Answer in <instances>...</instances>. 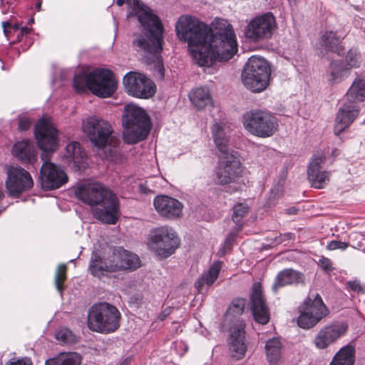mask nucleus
Returning a JSON list of instances; mask_svg holds the SVG:
<instances>
[{
	"label": "nucleus",
	"instance_id": "1",
	"mask_svg": "<svg viewBox=\"0 0 365 365\" xmlns=\"http://www.w3.org/2000/svg\"><path fill=\"white\" fill-rule=\"evenodd\" d=\"M180 40L187 43L194 61L200 66H211L215 61H227L237 52V43L231 24L215 31L198 19L181 16L175 25Z\"/></svg>",
	"mask_w": 365,
	"mask_h": 365
},
{
	"label": "nucleus",
	"instance_id": "2",
	"mask_svg": "<svg viewBox=\"0 0 365 365\" xmlns=\"http://www.w3.org/2000/svg\"><path fill=\"white\" fill-rule=\"evenodd\" d=\"M128 17L135 16L140 22L142 31L135 35L133 46L143 51L152 61L156 60L154 66L155 75L163 79L165 69L160 53L163 49V25L153 11L138 0H126Z\"/></svg>",
	"mask_w": 365,
	"mask_h": 365
},
{
	"label": "nucleus",
	"instance_id": "3",
	"mask_svg": "<svg viewBox=\"0 0 365 365\" xmlns=\"http://www.w3.org/2000/svg\"><path fill=\"white\" fill-rule=\"evenodd\" d=\"M34 135L38 146L43 151V161L40 170V182L45 190L59 188L68 181L66 173L55 164L49 162L50 153L58 146V130L49 118H42L36 124Z\"/></svg>",
	"mask_w": 365,
	"mask_h": 365
},
{
	"label": "nucleus",
	"instance_id": "4",
	"mask_svg": "<svg viewBox=\"0 0 365 365\" xmlns=\"http://www.w3.org/2000/svg\"><path fill=\"white\" fill-rule=\"evenodd\" d=\"M123 140L134 144L145 139L150 130V121L145 110L135 104H127L123 115Z\"/></svg>",
	"mask_w": 365,
	"mask_h": 365
},
{
	"label": "nucleus",
	"instance_id": "5",
	"mask_svg": "<svg viewBox=\"0 0 365 365\" xmlns=\"http://www.w3.org/2000/svg\"><path fill=\"white\" fill-rule=\"evenodd\" d=\"M271 67L264 58L252 56L247 60L242 72L244 86L254 93L264 91L269 84Z\"/></svg>",
	"mask_w": 365,
	"mask_h": 365
},
{
	"label": "nucleus",
	"instance_id": "6",
	"mask_svg": "<svg viewBox=\"0 0 365 365\" xmlns=\"http://www.w3.org/2000/svg\"><path fill=\"white\" fill-rule=\"evenodd\" d=\"M120 313L118 309L106 302L92 305L88 312V328L96 332L110 333L120 326Z\"/></svg>",
	"mask_w": 365,
	"mask_h": 365
},
{
	"label": "nucleus",
	"instance_id": "7",
	"mask_svg": "<svg viewBox=\"0 0 365 365\" xmlns=\"http://www.w3.org/2000/svg\"><path fill=\"white\" fill-rule=\"evenodd\" d=\"M242 123L245 130L259 138L272 136L278 128L277 119L272 113L258 109L246 112Z\"/></svg>",
	"mask_w": 365,
	"mask_h": 365
},
{
	"label": "nucleus",
	"instance_id": "8",
	"mask_svg": "<svg viewBox=\"0 0 365 365\" xmlns=\"http://www.w3.org/2000/svg\"><path fill=\"white\" fill-rule=\"evenodd\" d=\"M298 309L299 314L297 324L304 329L315 327L329 314L328 308L317 293L310 292Z\"/></svg>",
	"mask_w": 365,
	"mask_h": 365
},
{
	"label": "nucleus",
	"instance_id": "9",
	"mask_svg": "<svg viewBox=\"0 0 365 365\" xmlns=\"http://www.w3.org/2000/svg\"><path fill=\"white\" fill-rule=\"evenodd\" d=\"M276 29L275 17L267 12L254 17L247 23L245 36L252 42L259 43L271 38Z\"/></svg>",
	"mask_w": 365,
	"mask_h": 365
},
{
	"label": "nucleus",
	"instance_id": "10",
	"mask_svg": "<svg viewBox=\"0 0 365 365\" xmlns=\"http://www.w3.org/2000/svg\"><path fill=\"white\" fill-rule=\"evenodd\" d=\"M178 243L175 232L168 227H160L153 230L148 237L150 248L163 257L170 256Z\"/></svg>",
	"mask_w": 365,
	"mask_h": 365
},
{
	"label": "nucleus",
	"instance_id": "11",
	"mask_svg": "<svg viewBox=\"0 0 365 365\" xmlns=\"http://www.w3.org/2000/svg\"><path fill=\"white\" fill-rule=\"evenodd\" d=\"M219 163L215 170V183L225 185L237 182L241 178L242 169L236 153L219 155Z\"/></svg>",
	"mask_w": 365,
	"mask_h": 365
},
{
	"label": "nucleus",
	"instance_id": "12",
	"mask_svg": "<svg viewBox=\"0 0 365 365\" xmlns=\"http://www.w3.org/2000/svg\"><path fill=\"white\" fill-rule=\"evenodd\" d=\"M82 126L83 132L96 147H105L111 138L113 130L110 123L101 118L89 117L83 120Z\"/></svg>",
	"mask_w": 365,
	"mask_h": 365
},
{
	"label": "nucleus",
	"instance_id": "13",
	"mask_svg": "<svg viewBox=\"0 0 365 365\" xmlns=\"http://www.w3.org/2000/svg\"><path fill=\"white\" fill-rule=\"evenodd\" d=\"M126 92L133 96L141 98L152 97L155 93L153 82L143 74L129 72L123 79Z\"/></svg>",
	"mask_w": 365,
	"mask_h": 365
},
{
	"label": "nucleus",
	"instance_id": "14",
	"mask_svg": "<svg viewBox=\"0 0 365 365\" xmlns=\"http://www.w3.org/2000/svg\"><path fill=\"white\" fill-rule=\"evenodd\" d=\"M91 91L101 98L112 96L117 88V81L108 69L97 68L91 72Z\"/></svg>",
	"mask_w": 365,
	"mask_h": 365
},
{
	"label": "nucleus",
	"instance_id": "15",
	"mask_svg": "<svg viewBox=\"0 0 365 365\" xmlns=\"http://www.w3.org/2000/svg\"><path fill=\"white\" fill-rule=\"evenodd\" d=\"M140 266L139 257L123 247H115L108 255V267L112 272L133 271Z\"/></svg>",
	"mask_w": 365,
	"mask_h": 365
},
{
	"label": "nucleus",
	"instance_id": "16",
	"mask_svg": "<svg viewBox=\"0 0 365 365\" xmlns=\"http://www.w3.org/2000/svg\"><path fill=\"white\" fill-rule=\"evenodd\" d=\"M33 185V179L28 171L20 167L9 168L6 187L11 196L19 197L22 192L31 189Z\"/></svg>",
	"mask_w": 365,
	"mask_h": 365
},
{
	"label": "nucleus",
	"instance_id": "17",
	"mask_svg": "<svg viewBox=\"0 0 365 365\" xmlns=\"http://www.w3.org/2000/svg\"><path fill=\"white\" fill-rule=\"evenodd\" d=\"M113 193L99 182L81 183L75 188L78 200L90 206H97L107 198V194Z\"/></svg>",
	"mask_w": 365,
	"mask_h": 365
},
{
	"label": "nucleus",
	"instance_id": "18",
	"mask_svg": "<svg viewBox=\"0 0 365 365\" xmlns=\"http://www.w3.org/2000/svg\"><path fill=\"white\" fill-rule=\"evenodd\" d=\"M348 325L344 322H336L324 326L314 339V346L319 349H324L334 344L345 335Z\"/></svg>",
	"mask_w": 365,
	"mask_h": 365
},
{
	"label": "nucleus",
	"instance_id": "19",
	"mask_svg": "<svg viewBox=\"0 0 365 365\" xmlns=\"http://www.w3.org/2000/svg\"><path fill=\"white\" fill-rule=\"evenodd\" d=\"M245 328V324L242 321H237L230 328L227 343L230 356L235 360L243 359L247 351Z\"/></svg>",
	"mask_w": 365,
	"mask_h": 365
},
{
	"label": "nucleus",
	"instance_id": "20",
	"mask_svg": "<svg viewBox=\"0 0 365 365\" xmlns=\"http://www.w3.org/2000/svg\"><path fill=\"white\" fill-rule=\"evenodd\" d=\"M107 195L103 202L93 208L92 213L103 223L115 225L120 217L118 200L114 193Z\"/></svg>",
	"mask_w": 365,
	"mask_h": 365
},
{
	"label": "nucleus",
	"instance_id": "21",
	"mask_svg": "<svg viewBox=\"0 0 365 365\" xmlns=\"http://www.w3.org/2000/svg\"><path fill=\"white\" fill-rule=\"evenodd\" d=\"M324 160L325 156L324 154L314 155L308 166V180L312 187L317 189L324 188L330 180V173L322 170Z\"/></svg>",
	"mask_w": 365,
	"mask_h": 365
},
{
	"label": "nucleus",
	"instance_id": "22",
	"mask_svg": "<svg viewBox=\"0 0 365 365\" xmlns=\"http://www.w3.org/2000/svg\"><path fill=\"white\" fill-rule=\"evenodd\" d=\"M153 204L157 212L165 218L177 219L182 215L183 205L180 201L173 197L167 195H158L155 197Z\"/></svg>",
	"mask_w": 365,
	"mask_h": 365
},
{
	"label": "nucleus",
	"instance_id": "23",
	"mask_svg": "<svg viewBox=\"0 0 365 365\" xmlns=\"http://www.w3.org/2000/svg\"><path fill=\"white\" fill-rule=\"evenodd\" d=\"M360 108L350 101L344 103L339 109L335 118L334 134L339 135L359 116Z\"/></svg>",
	"mask_w": 365,
	"mask_h": 365
},
{
	"label": "nucleus",
	"instance_id": "24",
	"mask_svg": "<svg viewBox=\"0 0 365 365\" xmlns=\"http://www.w3.org/2000/svg\"><path fill=\"white\" fill-rule=\"evenodd\" d=\"M252 310L255 321L259 324H265L269 320V309L265 304L262 293V287L259 283H255L250 296Z\"/></svg>",
	"mask_w": 365,
	"mask_h": 365
},
{
	"label": "nucleus",
	"instance_id": "25",
	"mask_svg": "<svg viewBox=\"0 0 365 365\" xmlns=\"http://www.w3.org/2000/svg\"><path fill=\"white\" fill-rule=\"evenodd\" d=\"M212 137L215 145L220 153V155L235 153L231 148L230 144V128L225 124L216 123L212 128Z\"/></svg>",
	"mask_w": 365,
	"mask_h": 365
},
{
	"label": "nucleus",
	"instance_id": "26",
	"mask_svg": "<svg viewBox=\"0 0 365 365\" xmlns=\"http://www.w3.org/2000/svg\"><path fill=\"white\" fill-rule=\"evenodd\" d=\"M300 283H304V275L302 273L292 269H285L277 274L272 289L277 294L283 287Z\"/></svg>",
	"mask_w": 365,
	"mask_h": 365
},
{
	"label": "nucleus",
	"instance_id": "27",
	"mask_svg": "<svg viewBox=\"0 0 365 365\" xmlns=\"http://www.w3.org/2000/svg\"><path fill=\"white\" fill-rule=\"evenodd\" d=\"M65 158L69 164L73 163L78 170L86 168V154L78 142H72L67 145Z\"/></svg>",
	"mask_w": 365,
	"mask_h": 365
},
{
	"label": "nucleus",
	"instance_id": "28",
	"mask_svg": "<svg viewBox=\"0 0 365 365\" xmlns=\"http://www.w3.org/2000/svg\"><path fill=\"white\" fill-rule=\"evenodd\" d=\"M222 262H214L208 270L202 273L195 283V287L198 292H202L205 287L211 286L216 281L222 269Z\"/></svg>",
	"mask_w": 365,
	"mask_h": 365
},
{
	"label": "nucleus",
	"instance_id": "29",
	"mask_svg": "<svg viewBox=\"0 0 365 365\" xmlns=\"http://www.w3.org/2000/svg\"><path fill=\"white\" fill-rule=\"evenodd\" d=\"M343 38L344 36L337 31H326L322 36L321 44L326 50L339 54L344 50Z\"/></svg>",
	"mask_w": 365,
	"mask_h": 365
},
{
	"label": "nucleus",
	"instance_id": "30",
	"mask_svg": "<svg viewBox=\"0 0 365 365\" xmlns=\"http://www.w3.org/2000/svg\"><path fill=\"white\" fill-rule=\"evenodd\" d=\"M346 100L355 104L365 101V78L357 76L346 93Z\"/></svg>",
	"mask_w": 365,
	"mask_h": 365
},
{
	"label": "nucleus",
	"instance_id": "31",
	"mask_svg": "<svg viewBox=\"0 0 365 365\" xmlns=\"http://www.w3.org/2000/svg\"><path fill=\"white\" fill-rule=\"evenodd\" d=\"M349 75V68L338 61H332L329 67L327 79L330 85L339 83Z\"/></svg>",
	"mask_w": 365,
	"mask_h": 365
},
{
	"label": "nucleus",
	"instance_id": "32",
	"mask_svg": "<svg viewBox=\"0 0 365 365\" xmlns=\"http://www.w3.org/2000/svg\"><path fill=\"white\" fill-rule=\"evenodd\" d=\"M192 103L198 109L212 104V98L207 87H199L193 90L189 95Z\"/></svg>",
	"mask_w": 365,
	"mask_h": 365
},
{
	"label": "nucleus",
	"instance_id": "33",
	"mask_svg": "<svg viewBox=\"0 0 365 365\" xmlns=\"http://www.w3.org/2000/svg\"><path fill=\"white\" fill-rule=\"evenodd\" d=\"M13 154L23 162H31L35 156L34 149L30 140L16 142L13 147Z\"/></svg>",
	"mask_w": 365,
	"mask_h": 365
},
{
	"label": "nucleus",
	"instance_id": "34",
	"mask_svg": "<svg viewBox=\"0 0 365 365\" xmlns=\"http://www.w3.org/2000/svg\"><path fill=\"white\" fill-rule=\"evenodd\" d=\"M81 355L76 352H63L47 359L45 365H81Z\"/></svg>",
	"mask_w": 365,
	"mask_h": 365
},
{
	"label": "nucleus",
	"instance_id": "35",
	"mask_svg": "<svg viewBox=\"0 0 365 365\" xmlns=\"http://www.w3.org/2000/svg\"><path fill=\"white\" fill-rule=\"evenodd\" d=\"M354 346H345L335 354L330 365H354Z\"/></svg>",
	"mask_w": 365,
	"mask_h": 365
},
{
	"label": "nucleus",
	"instance_id": "36",
	"mask_svg": "<svg viewBox=\"0 0 365 365\" xmlns=\"http://www.w3.org/2000/svg\"><path fill=\"white\" fill-rule=\"evenodd\" d=\"M106 267H108V257L103 261L101 257L93 252L89 264L91 273L95 277H101L105 272H112Z\"/></svg>",
	"mask_w": 365,
	"mask_h": 365
},
{
	"label": "nucleus",
	"instance_id": "37",
	"mask_svg": "<svg viewBox=\"0 0 365 365\" xmlns=\"http://www.w3.org/2000/svg\"><path fill=\"white\" fill-rule=\"evenodd\" d=\"M265 349L267 358L270 363H276L280 359L282 344L279 339L273 338L268 340Z\"/></svg>",
	"mask_w": 365,
	"mask_h": 365
},
{
	"label": "nucleus",
	"instance_id": "38",
	"mask_svg": "<svg viewBox=\"0 0 365 365\" xmlns=\"http://www.w3.org/2000/svg\"><path fill=\"white\" fill-rule=\"evenodd\" d=\"M91 73L88 74L78 73L73 78V86L78 92H83L86 89L91 91Z\"/></svg>",
	"mask_w": 365,
	"mask_h": 365
},
{
	"label": "nucleus",
	"instance_id": "39",
	"mask_svg": "<svg viewBox=\"0 0 365 365\" xmlns=\"http://www.w3.org/2000/svg\"><path fill=\"white\" fill-rule=\"evenodd\" d=\"M345 61L350 73L351 68H356L361 66V56L356 49H350L346 55Z\"/></svg>",
	"mask_w": 365,
	"mask_h": 365
},
{
	"label": "nucleus",
	"instance_id": "40",
	"mask_svg": "<svg viewBox=\"0 0 365 365\" xmlns=\"http://www.w3.org/2000/svg\"><path fill=\"white\" fill-rule=\"evenodd\" d=\"M66 265L64 264H59L55 273V285L56 289L62 293L64 289L63 283L66 279Z\"/></svg>",
	"mask_w": 365,
	"mask_h": 365
},
{
	"label": "nucleus",
	"instance_id": "41",
	"mask_svg": "<svg viewBox=\"0 0 365 365\" xmlns=\"http://www.w3.org/2000/svg\"><path fill=\"white\" fill-rule=\"evenodd\" d=\"M56 339L63 344H71L76 341L75 336L67 328L58 330L55 334Z\"/></svg>",
	"mask_w": 365,
	"mask_h": 365
},
{
	"label": "nucleus",
	"instance_id": "42",
	"mask_svg": "<svg viewBox=\"0 0 365 365\" xmlns=\"http://www.w3.org/2000/svg\"><path fill=\"white\" fill-rule=\"evenodd\" d=\"M245 304V299H235L229 307L227 311L228 314H232L233 316L242 314L244 312Z\"/></svg>",
	"mask_w": 365,
	"mask_h": 365
},
{
	"label": "nucleus",
	"instance_id": "43",
	"mask_svg": "<svg viewBox=\"0 0 365 365\" xmlns=\"http://www.w3.org/2000/svg\"><path fill=\"white\" fill-rule=\"evenodd\" d=\"M249 207L243 204H237L233 207L232 220L239 225L242 218L247 215Z\"/></svg>",
	"mask_w": 365,
	"mask_h": 365
},
{
	"label": "nucleus",
	"instance_id": "44",
	"mask_svg": "<svg viewBox=\"0 0 365 365\" xmlns=\"http://www.w3.org/2000/svg\"><path fill=\"white\" fill-rule=\"evenodd\" d=\"M350 246L354 249L361 250L364 247L363 241L365 240V232H353L349 237Z\"/></svg>",
	"mask_w": 365,
	"mask_h": 365
},
{
	"label": "nucleus",
	"instance_id": "45",
	"mask_svg": "<svg viewBox=\"0 0 365 365\" xmlns=\"http://www.w3.org/2000/svg\"><path fill=\"white\" fill-rule=\"evenodd\" d=\"M349 247V244L344 242L332 240L327 245V249L329 250H344Z\"/></svg>",
	"mask_w": 365,
	"mask_h": 365
},
{
	"label": "nucleus",
	"instance_id": "46",
	"mask_svg": "<svg viewBox=\"0 0 365 365\" xmlns=\"http://www.w3.org/2000/svg\"><path fill=\"white\" fill-rule=\"evenodd\" d=\"M282 189L279 185L275 186L270 191L269 196L268 197V203L269 205H272L274 204V200L279 197L281 195Z\"/></svg>",
	"mask_w": 365,
	"mask_h": 365
},
{
	"label": "nucleus",
	"instance_id": "47",
	"mask_svg": "<svg viewBox=\"0 0 365 365\" xmlns=\"http://www.w3.org/2000/svg\"><path fill=\"white\" fill-rule=\"evenodd\" d=\"M346 284L348 288L354 292L358 293H364L365 292V289L361 285L358 280L349 281Z\"/></svg>",
	"mask_w": 365,
	"mask_h": 365
},
{
	"label": "nucleus",
	"instance_id": "48",
	"mask_svg": "<svg viewBox=\"0 0 365 365\" xmlns=\"http://www.w3.org/2000/svg\"><path fill=\"white\" fill-rule=\"evenodd\" d=\"M31 125V120L26 117L20 118L19 120V129L22 131L27 130Z\"/></svg>",
	"mask_w": 365,
	"mask_h": 365
},
{
	"label": "nucleus",
	"instance_id": "49",
	"mask_svg": "<svg viewBox=\"0 0 365 365\" xmlns=\"http://www.w3.org/2000/svg\"><path fill=\"white\" fill-rule=\"evenodd\" d=\"M322 268L327 271H331L332 269V262L328 258L323 257L319 260Z\"/></svg>",
	"mask_w": 365,
	"mask_h": 365
},
{
	"label": "nucleus",
	"instance_id": "50",
	"mask_svg": "<svg viewBox=\"0 0 365 365\" xmlns=\"http://www.w3.org/2000/svg\"><path fill=\"white\" fill-rule=\"evenodd\" d=\"M8 365H32L31 361L28 358L18 359L15 361H11Z\"/></svg>",
	"mask_w": 365,
	"mask_h": 365
},
{
	"label": "nucleus",
	"instance_id": "51",
	"mask_svg": "<svg viewBox=\"0 0 365 365\" xmlns=\"http://www.w3.org/2000/svg\"><path fill=\"white\" fill-rule=\"evenodd\" d=\"M234 237L232 235H230L226 238L224 242V247L223 250H230L231 247V242L233 240Z\"/></svg>",
	"mask_w": 365,
	"mask_h": 365
},
{
	"label": "nucleus",
	"instance_id": "52",
	"mask_svg": "<svg viewBox=\"0 0 365 365\" xmlns=\"http://www.w3.org/2000/svg\"><path fill=\"white\" fill-rule=\"evenodd\" d=\"M297 211L298 210L294 207H292L287 210V212L289 215H295L297 214Z\"/></svg>",
	"mask_w": 365,
	"mask_h": 365
},
{
	"label": "nucleus",
	"instance_id": "53",
	"mask_svg": "<svg viewBox=\"0 0 365 365\" xmlns=\"http://www.w3.org/2000/svg\"><path fill=\"white\" fill-rule=\"evenodd\" d=\"M9 25H10V24L9 22H7V21H3L2 22V27L4 29V34L6 36H7V33H8L7 29H6V26H9Z\"/></svg>",
	"mask_w": 365,
	"mask_h": 365
},
{
	"label": "nucleus",
	"instance_id": "54",
	"mask_svg": "<svg viewBox=\"0 0 365 365\" xmlns=\"http://www.w3.org/2000/svg\"><path fill=\"white\" fill-rule=\"evenodd\" d=\"M31 31V29L24 27L21 28V32L22 35L28 34Z\"/></svg>",
	"mask_w": 365,
	"mask_h": 365
},
{
	"label": "nucleus",
	"instance_id": "55",
	"mask_svg": "<svg viewBox=\"0 0 365 365\" xmlns=\"http://www.w3.org/2000/svg\"><path fill=\"white\" fill-rule=\"evenodd\" d=\"M41 4H42V0H38L37 3L36 4V8L38 11L41 10Z\"/></svg>",
	"mask_w": 365,
	"mask_h": 365
},
{
	"label": "nucleus",
	"instance_id": "56",
	"mask_svg": "<svg viewBox=\"0 0 365 365\" xmlns=\"http://www.w3.org/2000/svg\"><path fill=\"white\" fill-rule=\"evenodd\" d=\"M125 3V0H116V4L118 6H121L124 4Z\"/></svg>",
	"mask_w": 365,
	"mask_h": 365
},
{
	"label": "nucleus",
	"instance_id": "57",
	"mask_svg": "<svg viewBox=\"0 0 365 365\" xmlns=\"http://www.w3.org/2000/svg\"><path fill=\"white\" fill-rule=\"evenodd\" d=\"M361 250H362L365 253V247H363V248L361 249Z\"/></svg>",
	"mask_w": 365,
	"mask_h": 365
},
{
	"label": "nucleus",
	"instance_id": "58",
	"mask_svg": "<svg viewBox=\"0 0 365 365\" xmlns=\"http://www.w3.org/2000/svg\"><path fill=\"white\" fill-rule=\"evenodd\" d=\"M32 22H34V19H31V20L30 21V23H32Z\"/></svg>",
	"mask_w": 365,
	"mask_h": 365
},
{
	"label": "nucleus",
	"instance_id": "59",
	"mask_svg": "<svg viewBox=\"0 0 365 365\" xmlns=\"http://www.w3.org/2000/svg\"><path fill=\"white\" fill-rule=\"evenodd\" d=\"M32 22H34V19H31V20L30 21V23H32Z\"/></svg>",
	"mask_w": 365,
	"mask_h": 365
}]
</instances>
